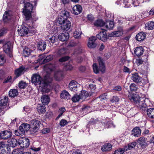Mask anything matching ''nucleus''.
<instances>
[{"label": "nucleus", "mask_w": 154, "mask_h": 154, "mask_svg": "<svg viewBox=\"0 0 154 154\" xmlns=\"http://www.w3.org/2000/svg\"><path fill=\"white\" fill-rule=\"evenodd\" d=\"M12 132L9 131H4L1 132L0 136L1 138L4 140L10 138L12 136Z\"/></svg>", "instance_id": "8"}, {"label": "nucleus", "mask_w": 154, "mask_h": 154, "mask_svg": "<svg viewBox=\"0 0 154 154\" xmlns=\"http://www.w3.org/2000/svg\"><path fill=\"white\" fill-rule=\"evenodd\" d=\"M66 111L65 108L64 107L60 108L58 110V118L61 117L63 113Z\"/></svg>", "instance_id": "48"}, {"label": "nucleus", "mask_w": 154, "mask_h": 154, "mask_svg": "<svg viewBox=\"0 0 154 154\" xmlns=\"http://www.w3.org/2000/svg\"><path fill=\"white\" fill-rule=\"evenodd\" d=\"M97 60L99 65V70L102 73H103L105 70L104 60L103 59L100 57H97Z\"/></svg>", "instance_id": "12"}, {"label": "nucleus", "mask_w": 154, "mask_h": 154, "mask_svg": "<svg viewBox=\"0 0 154 154\" xmlns=\"http://www.w3.org/2000/svg\"><path fill=\"white\" fill-rule=\"evenodd\" d=\"M23 153V151L21 149L17 148L13 151L12 154H22Z\"/></svg>", "instance_id": "53"}, {"label": "nucleus", "mask_w": 154, "mask_h": 154, "mask_svg": "<svg viewBox=\"0 0 154 154\" xmlns=\"http://www.w3.org/2000/svg\"><path fill=\"white\" fill-rule=\"evenodd\" d=\"M134 53L138 57L141 56L144 52V49L142 46L137 47L134 51Z\"/></svg>", "instance_id": "24"}, {"label": "nucleus", "mask_w": 154, "mask_h": 154, "mask_svg": "<svg viewBox=\"0 0 154 154\" xmlns=\"http://www.w3.org/2000/svg\"><path fill=\"white\" fill-rule=\"evenodd\" d=\"M145 29L148 30L154 29V22L149 21L147 22L145 25Z\"/></svg>", "instance_id": "32"}, {"label": "nucleus", "mask_w": 154, "mask_h": 154, "mask_svg": "<svg viewBox=\"0 0 154 154\" xmlns=\"http://www.w3.org/2000/svg\"><path fill=\"white\" fill-rule=\"evenodd\" d=\"M27 25L24 23L21 25L20 29L17 30L18 34L20 36L26 35L29 32H30L29 29L27 27Z\"/></svg>", "instance_id": "4"}, {"label": "nucleus", "mask_w": 154, "mask_h": 154, "mask_svg": "<svg viewBox=\"0 0 154 154\" xmlns=\"http://www.w3.org/2000/svg\"><path fill=\"white\" fill-rule=\"evenodd\" d=\"M32 123V129L31 130V131L32 134H35L38 132L41 123L40 121L37 120H33Z\"/></svg>", "instance_id": "6"}, {"label": "nucleus", "mask_w": 154, "mask_h": 154, "mask_svg": "<svg viewBox=\"0 0 154 154\" xmlns=\"http://www.w3.org/2000/svg\"><path fill=\"white\" fill-rule=\"evenodd\" d=\"M93 68L94 72L96 73L97 74L99 72V69L96 64V63H94L93 65Z\"/></svg>", "instance_id": "49"}, {"label": "nucleus", "mask_w": 154, "mask_h": 154, "mask_svg": "<svg viewBox=\"0 0 154 154\" xmlns=\"http://www.w3.org/2000/svg\"><path fill=\"white\" fill-rule=\"evenodd\" d=\"M96 37V38L100 39L103 42H106L109 38V37L107 35L105 31H102L100 32L97 34Z\"/></svg>", "instance_id": "10"}, {"label": "nucleus", "mask_w": 154, "mask_h": 154, "mask_svg": "<svg viewBox=\"0 0 154 154\" xmlns=\"http://www.w3.org/2000/svg\"><path fill=\"white\" fill-rule=\"evenodd\" d=\"M128 97L130 100L141 110L145 111L148 107L150 106V102L148 99L140 97L136 94L131 95Z\"/></svg>", "instance_id": "2"}, {"label": "nucleus", "mask_w": 154, "mask_h": 154, "mask_svg": "<svg viewBox=\"0 0 154 154\" xmlns=\"http://www.w3.org/2000/svg\"><path fill=\"white\" fill-rule=\"evenodd\" d=\"M132 3L134 6H138L141 3L140 2H142L141 0H139V2L137 0H131Z\"/></svg>", "instance_id": "51"}, {"label": "nucleus", "mask_w": 154, "mask_h": 154, "mask_svg": "<svg viewBox=\"0 0 154 154\" xmlns=\"http://www.w3.org/2000/svg\"><path fill=\"white\" fill-rule=\"evenodd\" d=\"M11 45L10 42H8L3 46V51L9 57H12V51L11 49Z\"/></svg>", "instance_id": "7"}, {"label": "nucleus", "mask_w": 154, "mask_h": 154, "mask_svg": "<svg viewBox=\"0 0 154 154\" xmlns=\"http://www.w3.org/2000/svg\"><path fill=\"white\" fill-rule=\"evenodd\" d=\"M124 153V150L123 149L119 148L115 151L114 154H123Z\"/></svg>", "instance_id": "54"}, {"label": "nucleus", "mask_w": 154, "mask_h": 154, "mask_svg": "<svg viewBox=\"0 0 154 154\" xmlns=\"http://www.w3.org/2000/svg\"><path fill=\"white\" fill-rule=\"evenodd\" d=\"M144 60L142 58H139L136 59V62L137 65L139 66L142 64Z\"/></svg>", "instance_id": "62"}, {"label": "nucleus", "mask_w": 154, "mask_h": 154, "mask_svg": "<svg viewBox=\"0 0 154 154\" xmlns=\"http://www.w3.org/2000/svg\"><path fill=\"white\" fill-rule=\"evenodd\" d=\"M18 143L22 148H27L29 145V140L27 138L21 137L18 140Z\"/></svg>", "instance_id": "3"}, {"label": "nucleus", "mask_w": 154, "mask_h": 154, "mask_svg": "<svg viewBox=\"0 0 154 154\" xmlns=\"http://www.w3.org/2000/svg\"><path fill=\"white\" fill-rule=\"evenodd\" d=\"M82 149H78L73 151L72 154H82Z\"/></svg>", "instance_id": "63"}, {"label": "nucleus", "mask_w": 154, "mask_h": 154, "mask_svg": "<svg viewBox=\"0 0 154 154\" xmlns=\"http://www.w3.org/2000/svg\"><path fill=\"white\" fill-rule=\"evenodd\" d=\"M18 94V91L16 89H12L10 90L9 92V95L11 97H14L17 96Z\"/></svg>", "instance_id": "37"}, {"label": "nucleus", "mask_w": 154, "mask_h": 154, "mask_svg": "<svg viewBox=\"0 0 154 154\" xmlns=\"http://www.w3.org/2000/svg\"><path fill=\"white\" fill-rule=\"evenodd\" d=\"M42 79L40 76L37 74L33 75L32 77V82L35 85H39V86L42 87Z\"/></svg>", "instance_id": "5"}, {"label": "nucleus", "mask_w": 154, "mask_h": 154, "mask_svg": "<svg viewBox=\"0 0 154 154\" xmlns=\"http://www.w3.org/2000/svg\"><path fill=\"white\" fill-rule=\"evenodd\" d=\"M131 79L134 82L137 84L139 82V81L141 79L138 74L137 72H133L131 74Z\"/></svg>", "instance_id": "18"}, {"label": "nucleus", "mask_w": 154, "mask_h": 154, "mask_svg": "<svg viewBox=\"0 0 154 154\" xmlns=\"http://www.w3.org/2000/svg\"><path fill=\"white\" fill-rule=\"evenodd\" d=\"M68 123L67 121L64 119H62L60 122V125L61 127H63Z\"/></svg>", "instance_id": "52"}, {"label": "nucleus", "mask_w": 154, "mask_h": 154, "mask_svg": "<svg viewBox=\"0 0 154 154\" xmlns=\"http://www.w3.org/2000/svg\"><path fill=\"white\" fill-rule=\"evenodd\" d=\"M19 128L22 132H23L25 134L26 131H27L30 129V125L29 124L24 123L22 124Z\"/></svg>", "instance_id": "25"}, {"label": "nucleus", "mask_w": 154, "mask_h": 154, "mask_svg": "<svg viewBox=\"0 0 154 154\" xmlns=\"http://www.w3.org/2000/svg\"><path fill=\"white\" fill-rule=\"evenodd\" d=\"M37 110L38 112L39 113H43L45 112L46 108L44 105H42L40 104H38L37 106Z\"/></svg>", "instance_id": "38"}, {"label": "nucleus", "mask_w": 154, "mask_h": 154, "mask_svg": "<svg viewBox=\"0 0 154 154\" xmlns=\"http://www.w3.org/2000/svg\"><path fill=\"white\" fill-rule=\"evenodd\" d=\"M123 31V28L122 26L118 27L117 30L112 32L110 35V36L119 37L122 35Z\"/></svg>", "instance_id": "15"}, {"label": "nucleus", "mask_w": 154, "mask_h": 154, "mask_svg": "<svg viewBox=\"0 0 154 154\" xmlns=\"http://www.w3.org/2000/svg\"><path fill=\"white\" fill-rule=\"evenodd\" d=\"M131 135L134 137H139L141 134V130L139 127H136L133 128L131 131Z\"/></svg>", "instance_id": "20"}, {"label": "nucleus", "mask_w": 154, "mask_h": 154, "mask_svg": "<svg viewBox=\"0 0 154 154\" xmlns=\"http://www.w3.org/2000/svg\"><path fill=\"white\" fill-rule=\"evenodd\" d=\"M33 8V6H32L31 7H28L26 8V10L23 11L24 13L25 17L26 19V22L27 20H29L31 18V12H32Z\"/></svg>", "instance_id": "11"}, {"label": "nucleus", "mask_w": 154, "mask_h": 154, "mask_svg": "<svg viewBox=\"0 0 154 154\" xmlns=\"http://www.w3.org/2000/svg\"><path fill=\"white\" fill-rule=\"evenodd\" d=\"M52 80L50 76V75L48 74L45 75L44 77V81H42V87H45L47 86L48 84L51 82Z\"/></svg>", "instance_id": "14"}, {"label": "nucleus", "mask_w": 154, "mask_h": 154, "mask_svg": "<svg viewBox=\"0 0 154 154\" xmlns=\"http://www.w3.org/2000/svg\"><path fill=\"white\" fill-rule=\"evenodd\" d=\"M31 53L30 50L28 48L25 49L23 51V54L24 56L25 57H28L29 56V58H32V59H34L35 58V56H31L30 54Z\"/></svg>", "instance_id": "35"}, {"label": "nucleus", "mask_w": 154, "mask_h": 154, "mask_svg": "<svg viewBox=\"0 0 154 154\" xmlns=\"http://www.w3.org/2000/svg\"><path fill=\"white\" fill-rule=\"evenodd\" d=\"M12 17L10 14L8 12L5 11L3 17V20L5 23L8 22L11 18Z\"/></svg>", "instance_id": "30"}, {"label": "nucleus", "mask_w": 154, "mask_h": 154, "mask_svg": "<svg viewBox=\"0 0 154 154\" xmlns=\"http://www.w3.org/2000/svg\"><path fill=\"white\" fill-rule=\"evenodd\" d=\"M69 57L68 56H65L61 58L60 59L59 61L60 62H64L66 61L69 60Z\"/></svg>", "instance_id": "61"}, {"label": "nucleus", "mask_w": 154, "mask_h": 154, "mask_svg": "<svg viewBox=\"0 0 154 154\" xmlns=\"http://www.w3.org/2000/svg\"><path fill=\"white\" fill-rule=\"evenodd\" d=\"M69 38V34L68 32L61 33L58 36V39L62 42H65L68 40Z\"/></svg>", "instance_id": "21"}, {"label": "nucleus", "mask_w": 154, "mask_h": 154, "mask_svg": "<svg viewBox=\"0 0 154 154\" xmlns=\"http://www.w3.org/2000/svg\"><path fill=\"white\" fill-rule=\"evenodd\" d=\"M43 58L42 59H39L42 61V63H45L48 62L53 59V56L52 55H49L45 57V55H43L42 57Z\"/></svg>", "instance_id": "28"}, {"label": "nucleus", "mask_w": 154, "mask_h": 154, "mask_svg": "<svg viewBox=\"0 0 154 154\" xmlns=\"http://www.w3.org/2000/svg\"><path fill=\"white\" fill-rule=\"evenodd\" d=\"M123 2L122 5L125 8H129L131 5L132 3L131 0H123Z\"/></svg>", "instance_id": "40"}, {"label": "nucleus", "mask_w": 154, "mask_h": 154, "mask_svg": "<svg viewBox=\"0 0 154 154\" xmlns=\"http://www.w3.org/2000/svg\"><path fill=\"white\" fill-rule=\"evenodd\" d=\"M71 95L66 91L64 90L62 91L60 94V97L68 100L70 99Z\"/></svg>", "instance_id": "23"}, {"label": "nucleus", "mask_w": 154, "mask_h": 154, "mask_svg": "<svg viewBox=\"0 0 154 154\" xmlns=\"http://www.w3.org/2000/svg\"><path fill=\"white\" fill-rule=\"evenodd\" d=\"M82 32L76 30L74 33V36L75 38H80V35H81Z\"/></svg>", "instance_id": "55"}, {"label": "nucleus", "mask_w": 154, "mask_h": 154, "mask_svg": "<svg viewBox=\"0 0 154 154\" xmlns=\"http://www.w3.org/2000/svg\"><path fill=\"white\" fill-rule=\"evenodd\" d=\"M146 36V33L142 32L138 33L136 35V39L139 42L143 41L145 39Z\"/></svg>", "instance_id": "19"}, {"label": "nucleus", "mask_w": 154, "mask_h": 154, "mask_svg": "<svg viewBox=\"0 0 154 154\" xmlns=\"http://www.w3.org/2000/svg\"><path fill=\"white\" fill-rule=\"evenodd\" d=\"M46 47V42L44 41H40L38 42L37 49L42 51H44Z\"/></svg>", "instance_id": "22"}, {"label": "nucleus", "mask_w": 154, "mask_h": 154, "mask_svg": "<svg viewBox=\"0 0 154 154\" xmlns=\"http://www.w3.org/2000/svg\"><path fill=\"white\" fill-rule=\"evenodd\" d=\"M8 102V98L6 96L2 97L0 101V106H4L7 105Z\"/></svg>", "instance_id": "36"}, {"label": "nucleus", "mask_w": 154, "mask_h": 154, "mask_svg": "<svg viewBox=\"0 0 154 154\" xmlns=\"http://www.w3.org/2000/svg\"><path fill=\"white\" fill-rule=\"evenodd\" d=\"M112 145L110 143H105L102 146L101 148V150L103 152L108 151L112 149Z\"/></svg>", "instance_id": "27"}, {"label": "nucleus", "mask_w": 154, "mask_h": 154, "mask_svg": "<svg viewBox=\"0 0 154 154\" xmlns=\"http://www.w3.org/2000/svg\"><path fill=\"white\" fill-rule=\"evenodd\" d=\"M11 151L10 147L8 145L5 147L0 152V153L2 154H8Z\"/></svg>", "instance_id": "39"}, {"label": "nucleus", "mask_w": 154, "mask_h": 154, "mask_svg": "<svg viewBox=\"0 0 154 154\" xmlns=\"http://www.w3.org/2000/svg\"><path fill=\"white\" fill-rule=\"evenodd\" d=\"M70 90L72 91H77V85H74L73 86L69 87Z\"/></svg>", "instance_id": "57"}, {"label": "nucleus", "mask_w": 154, "mask_h": 154, "mask_svg": "<svg viewBox=\"0 0 154 154\" xmlns=\"http://www.w3.org/2000/svg\"><path fill=\"white\" fill-rule=\"evenodd\" d=\"M26 70V69L25 67L23 66H21L18 68L16 69L14 71V74L16 76L15 78L21 75Z\"/></svg>", "instance_id": "13"}, {"label": "nucleus", "mask_w": 154, "mask_h": 154, "mask_svg": "<svg viewBox=\"0 0 154 154\" xmlns=\"http://www.w3.org/2000/svg\"><path fill=\"white\" fill-rule=\"evenodd\" d=\"M94 24L97 26L102 27L104 26L105 23L102 20H97L94 23Z\"/></svg>", "instance_id": "41"}, {"label": "nucleus", "mask_w": 154, "mask_h": 154, "mask_svg": "<svg viewBox=\"0 0 154 154\" xmlns=\"http://www.w3.org/2000/svg\"><path fill=\"white\" fill-rule=\"evenodd\" d=\"M130 90L132 91H136L138 88L137 86L134 83L131 84L130 86Z\"/></svg>", "instance_id": "44"}, {"label": "nucleus", "mask_w": 154, "mask_h": 154, "mask_svg": "<svg viewBox=\"0 0 154 154\" xmlns=\"http://www.w3.org/2000/svg\"><path fill=\"white\" fill-rule=\"evenodd\" d=\"M8 145L10 146H11L12 147H15L17 145V140L13 138H12L10 139H9L8 141Z\"/></svg>", "instance_id": "29"}, {"label": "nucleus", "mask_w": 154, "mask_h": 154, "mask_svg": "<svg viewBox=\"0 0 154 154\" xmlns=\"http://www.w3.org/2000/svg\"><path fill=\"white\" fill-rule=\"evenodd\" d=\"M137 144V143L135 142H133L131 143H129L128 144L130 149L135 147Z\"/></svg>", "instance_id": "60"}, {"label": "nucleus", "mask_w": 154, "mask_h": 154, "mask_svg": "<svg viewBox=\"0 0 154 154\" xmlns=\"http://www.w3.org/2000/svg\"><path fill=\"white\" fill-rule=\"evenodd\" d=\"M81 99L80 95L75 94L71 98L73 102L76 103L79 102Z\"/></svg>", "instance_id": "43"}, {"label": "nucleus", "mask_w": 154, "mask_h": 154, "mask_svg": "<svg viewBox=\"0 0 154 154\" xmlns=\"http://www.w3.org/2000/svg\"><path fill=\"white\" fill-rule=\"evenodd\" d=\"M93 93V91L88 92L85 91H82L80 94L81 99L84 100L88 97L91 96Z\"/></svg>", "instance_id": "17"}, {"label": "nucleus", "mask_w": 154, "mask_h": 154, "mask_svg": "<svg viewBox=\"0 0 154 154\" xmlns=\"http://www.w3.org/2000/svg\"><path fill=\"white\" fill-rule=\"evenodd\" d=\"M12 77L11 76H8L4 80V83H6L11 82Z\"/></svg>", "instance_id": "64"}, {"label": "nucleus", "mask_w": 154, "mask_h": 154, "mask_svg": "<svg viewBox=\"0 0 154 154\" xmlns=\"http://www.w3.org/2000/svg\"><path fill=\"white\" fill-rule=\"evenodd\" d=\"M148 116L150 118H154V108H147L146 110Z\"/></svg>", "instance_id": "34"}, {"label": "nucleus", "mask_w": 154, "mask_h": 154, "mask_svg": "<svg viewBox=\"0 0 154 154\" xmlns=\"http://www.w3.org/2000/svg\"><path fill=\"white\" fill-rule=\"evenodd\" d=\"M146 138L143 137H141L137 140V142L142 147H144L146 145Z\"/></svg>", "instance_id": "26"}, {"label": "nucleus", "mask_w": 154, "mask_h": 154, "mask_svg": "<svg viewBox=\"0 0 154 154\" xmlns=\"http://www.w3.org/2000/svg\"><path fill=\"white\" fill-rule=\"evenodd\" d=\"M104 26L107 29H112L114 27V24L112 21L109 20H106Z\"/></svg>", "instance_id": "31"}, {"label": "nucleus", "mask_w": 154, "mask_h": 154, "mask_svg": "<svg viewBox=\"0 0 154 154\" xmlns=\"http://www.w3.org/2000/svg\"><path fill=\"white\" fill-rule=\"evenodd\" d=\"M58 15V23L60 29L64 31H68L70 28V21L67 20L69 16V13L64 9H60Z\"/></svg>", "instance_id": "1"}, {"label": "nucleus", "mask_w": 154, "mask_h": 154, "mask_svg": "<svg viewBox=\"0 0 154 154\" xmlns=\"http://www.w3.org/2000/svg\"><path fill=\"white\" fill-rule=\"evenodd\" d=\"M14 133L15 135L17 136H20L24 134L23 132H22L21 130L19 128L14 131Z\"/></svg>", "instance_id": "46"}, {"label": "nucleus", "mask_w": 154, "mask_h": 154, "mask_svg": "<svg viewBox=\"0 0 154 154\" xmlns=\"http://www.w3.org/2000/svg\"><path fill=\"white\" fill-rule=\"evenodd\" d=\"M41 101L43 105H47L50 101V98L47 95H43L41 97Z\"/></svg>", "instance_id": "33"}, {"label": "nucleus", "mask_w": 154, "mask_h": 154, "mask_svg": "<svg viewBox=\"0 0 154 154\" xmlns=\"http://www.w3.org/2000/svg\"><path fill=\"white\" fill-rule=\"evenodd\" d=\"M27 86L26 83L23 81L20 82L18 84V87L20 88L23 89Z\"/></svg>", "instance_id": "47"}, {"label": "nucleus", "mask_w": 154, "mask_h": 154, "mask_svg": "<svg viewBox=\"0 0 154 154\" xmlns=\"http://www.w3.org/2000/svg\"><path fill=\"white\" fill-rule=\"evenodd\" d=\"M50 41L52 43H54L58 41L57 36H52L50 38Z\"/></svg>", "instance_id": "59"}, {"label": "nucleus", "mask_w": 154, "mask_h": 154, "mask_svg": "<svg viewBox=\"0 0 154 154\" xmlns=\"http://www.w3.org/2000/svg\"><path fill=\"white\" fill-rule=\"evenodd\" d=\"M32 6V5L29 2H27L24 4V8L23 9V11L26 10V8H28V7H31Z\"/></svg>", "instance_id": "58"}, {"label": "nucleus", "mask_w": 154, "mask_h": 154, "mask_svg": "<svg viewBox=\"0 0 154 154\" xmlns=\"http://www.w3.org/2000/svg\"><path fill=\"white\" fill-rule=\"evenodd\" d=\"M99 98L100 99L101 101H103L104 100H106L107 99V95L106 94H103L100 95L99 97ZM98 97H97V98Z\"/></svg>", "instance_id": "50"}, {"label": "nucleus", "mask_w": 154, "mask_h": 154, "mask_svg": "<svg viewBox=\"0 0 154 154\" xmlns=\"http://www.w3.org/2000/svg\"><path fill=\"white\" fill-rule=\"evenodd\" d=\"M96 39V37L95 36H92L89 38L88 44V47L91 48H96L97 46V44L95 42V41Z\"/></svg>", "instance_id": "9"}, {"label": "nucleus", "mask_w": 154, "mask_h": 154, "mask_svg": "<svg viewBox=\"0 0 154 154\" xmlns=\"http://www.w3.org/2000/svg\"><path fill=\"white\" fill-rule=\"evenodd\" d=\"M82 7L80 5H75L72 8V13L76 15H78L82 12Z\"/></svg>", "instance_id": "16"}, {"label": "nucleus", "mask_w": 154, "mask_h": 154, "mask_svg": "<svg viewBox=\"0 0 154 154\" xmlns=\"http://www.w3.org/2000/svg\"><path fill=\"white\" fill-rule=\"evenodd\" d=\"M149 82V81L147 77L143 79L141 77V79L139 81V82L138 84L141 86L144 85Z\"/></svg>", "instance_id": "42"}, {"label": "nucleus", "mask_w": 154, "mask_h": 154, "mask_svg": "<svg viewBox=\"0 0 154 154\" xmlns=\"http://www.w3.org/2000/svg\"><path fill=\"white\" fill-rule=\"evenodd\" d=\"M119 100V97L116 96H113L110 99V101L112 103L118 102Z\"/></svg>", "instance_id": "45"}, {"label": "nucleus", "mask_w": 154, "mask_h": 154, "mask_svg": "<svg viewBox=\"0 0 154 154\" xmlns=\"http://www.w3.org/2000/svg\"><path fill=\"white\" fill-rule=\"evenodd\" d=\"M8 145L7 144L5 143L4 142H0V152L5 147H6Z\"/></svg>", "instance_id": "56"}]
</instances>
